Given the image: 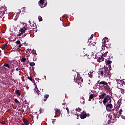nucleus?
Wrapping results in <instances>:
<instances>
[{
	"label": "nucleus",
	"mask_w": 125,
	"mask_h": 125,
	"mask_svg": "<svg viewBox=\"0 0 125 125\" xmlns=\"http://www.w3.org/2000/svg\"><path fill=\"white\" fill-rule=\"evenodd\" d=\"M103 103L105 106L107 112H112L113 113H115V111L116 112L117 109H113L112 99H111L110 95H107L106 97L104 99Z\"/></svg>",
	"instance_id": "nucleus-1"
},
{
	"label": "nucleus",
	"mask_w": 125,
	"mask_h": 125,
	"mask_svg": "<svg viewBox=\"0 0 125 125\" xmlns=\"http://www.w3.org/2000/svg\"><path fill=\"white\" fill-rule=\"evenodd\" d=\"M117 88L119 89H120V92L122 94H125V89L122 88V86L125 85V83L124 80H120L117 83Z\"/></svg>",
	"instance_id": "nucleus-2"
},
{
	"label": "nucleus",
	"mask_w": 125,
	"mask_h": 125,
	"mask_svg": "<svg viewBox=\"0 0 125 125\" xmlns=\"http://www.w3.org/2000/svg\"><path fill=\"white\" fill-rule=\"evenodd\" d=\"M7 13V9L5 7H0V15H4Z\"/></svg>",
	"instance_id": "nucleus-3"
},
{
	"label": "nucleus",
	"mask_w": 125,
	"mask_h": 125,
	"mask_svg": "<svg viewBox=\"0 0 125 125\" xmlns=\"http://www.w3.org/2000/svg\"><path fill=\"white\" fill-rule=\"evenodd\" d=\"M38 4L41 8H43L44 7H45L46 5H47V2H46L44 4V0H40V1L38 2Z\"/></svg>",
	"instance_id": "nucleus-4"
},
{
	"label": "nucleus",
	"mask_w": 125,
	"mask_h": 125,
	"mask_svg": "<svg viewBox=\"0 0 125 125\" xmlns=\"http://www.w3.org/2000/svg\"><path fill=\"white\" fill-rule=\"evenodd\" d=\"M89 43L88 44V46L90 47H93V46H95V44H96V41L94 40L92 41L91 40H89Z\"/></svg>",
	"instance_id": "nucleus-5"
},
{
	"label": "nucleus",
	"mask_w": 125,
	"mask_h": 125,
	"mask_svg": "<svg viewBox=\"0 0 125 125\" xmlns=\"http://www.w3.org/2000/svg\"><path fill=\"white\" fill-rule=\"evenodd\" d=\"M86 117H87V114H86V113L84 111L82 112V113H81L80 115V118L83 120V119H85Z\"/></svg>",
	"instance_id": "nucleus-6"
},
{
	"label": "nucleus",
	"mask_w": 125,
	"mask_h": 125,
	"mask_svg": "<svg viewBox=\"0 0 125 125\" xmlns=\"http://www.w3.org/2000/svg\"><path fill=\"white\" fill-rule=\"evenodd\" d=\"M104 96L107 97L108 95H107V94H106L105 93L103 92L101 95L99 96V99H103V98H104Z\"/></svg>",
	"instance_id": "nucleus-7"
},
{
	"label": "nucleus",
	"mask_w": 125,
	"mask_h": 125,
	"mask_svg": "<svg viewBox=\"0 0 125 125\" xmlns=\"http://www.w3.org/2000/svg\"><path fill=\"white\" fill-rule=\"evenodd\" d=\"M98 84H103V85H108V83L106 81H98Z\"/></svg>",
	"instance_id": "nucleus-8"
},
{
	"label": "nucleus",
	"mask_w": 125,
	"mask_h": 125,
	"mask_svg": "<svg viewBox=\"0 0 125 125\" xmlns=\"http://www.w3.org/2000/svg\"><path fill=\"white\" fill-rule=\"evenodd\" d=\"M27 30H28V27H24L22 28H21V32L24 34V33H27Z\"/></svg>",
	"instance_id": "nucleus-9"
},
{
	"label": "nucleus",
	"mask_w": 125,
	"mask_h": 125,
	"mask_svg": "<svg viewBox=\"0 0 125 125\" xmlns=\"http://www.w3.org/2000/svg\"><path fill=\"white\" fill-rule=\"evenodd\" d=\"M104 58H103V56H100L98 57V59L97 60L98 62L99 63H101V62H102V61H104Z\"/></svg>",
	"instance_id": "nucleus-10"
},
{
	"label": "nucleus",
	"mask_w": 125,
	"mask_h": 125,
	"mask_svg": "<svg viewBox=\"0 0 125 125\" xmlns=\"http://www.w3.org/2000/svg\"><path fill=\"white\" fill-rule=\"evenodd\" d=\"M110 70H108L106 71V73H104V78H108L110 77Z\"/></svg>",
	"instance_id": "nucleus-11"
},
{
	"label": "nucleus",
	"mask_w": 125,
	"mask_h": 125,
	"mask_svg": "<svg viewBox=\"0 0 125 125\" xmlns=\"http://www.w3.org/2000/svg\"><path fill=\"white\" fill-rule=\"evenodd\" d=\"M74 82L75 83H77V82L78 83H83V78L81 77L78 78L76 80H74Z\"/></svg>",
	"instance_id": "nucleus-12"
},
{
	"label": "nucleus",
	"mask_w": 125,
	"mask_h": 125,
	"mask_svg": "<svg viewBox=\"0 0 125 125\" xmlns=\"http://www.w3.org/2000/svg\"><path fill=\"white\" fill-rule=\"evenodd\" d=\"M23 123L25 125H29L30 124V121H28L27 119L24 118L23 119Z\"/></svg>",
	"instance_id": "nucleus-13"
},
{
	"label": "nucleus",
	"mask_w": 125,
	"mask_h": 125,
	"mask_svg": "<svg viewBox=\"0 0 125 125\" xmlns=\"http://www.w3.org/2000/svg\"><path fill=\"white\" fill-rule=\"evenodd\" d=\"M58 114H59V116H60L61 114V111H60V109L57 108L55 110V114L57 115Z\"/></svg>",
	"instance_id": "nucleus-14"
},
{
	"label": "nucleus",
	"mask_w": 125,
	"mask_h": 125,
	"mask_svg": "<svg viewBox=\"0 0 125 125\" xmlns=\"http://www.w3.org/2000/svg\"><path fill=\"white\" fill-rule=\"evenodd\" d=\"M102 70L104 74H105L109 69L108 68V67H105L104 68V69H103Z\"/></svg>",
	"instance_id": "nucleus-15"
},
{
	"label": "nucleus",
	"mask_w": 125,
	"mask_h": 125,
	"mask_svg": "<svg viewBox=\"0 0 125 125\" xmlns=\"http://www.w3.org/2000/svg\"><path fill=\"white\" fill-rule=\"evenodd\" d=\"M3 67H6V68H8V69H11V67L10 66V65H9V64L8 63H5L3 65Z\"/></svg>",
	"instance_id": "nucleus-16"
},
{
	"label": "nucleus",
	"mask_w": 125,
	"mask_h": 125,
	"mask_svg": "<svg viewBox=\"0 0 125 125\" xmlns=\"http://www.w3.org/2000/svg\"><path fill=\"white\" fill-rule=\"evenodd\" d=\"M36 91V93L37 94H38V95H40V96H42V94H41V92L40 91V90H39V89H38V88H36V89L35 90Z\"/></svg>",
	"instance_id": "nucleus-17"
},
{
	"label": "nucleus",
	"mask_w": 125,
	"mask_h": 125,
	"mask_svg": "<svg viewBox=\"0 0 125 125\" xmlns=\"http://www.w3.org/2000/svg\"><path fill=\"white\" fill-rule=\"evenodd\" d=\"M109 42V39L107 38H105L104 39V44H106V42Z\"/></svg>",
	"instance_id": "nucleus-18"
},
{
	"label": "nucleus",
	"mask_w": 125,
	"mask_h": 125,
	"mask_svg": "<svg viewBox=\"0 0 125 125\" xmlns=\"http://www.w3.org/2000/svg\"><path fill=\"white\" fill-rule=\"evenodd\" d=\"M20 91L19 90H17L15 91L16 94H17V95H18L19 96H20V95H21V94L20 93Z\"/></svg>",
	"instance_id": "nucleus-19"
},
{
	"label": "nucleus",
	"mask_w": 125,
	"mask_h": 125,
	"mask_svg": "<svg viewBox=\"0 0 125 125\" xmlns=\"http://www.w3.org/2000/svg\"><path fill=\"white\" fill-rule=\"evenodd\" d=\"M48 97H49V95H48V94L45 95L44 96V98H45L46 99H44V101H46V99H47V98H48Z\"/></svg>",
	"instance_id": "nucleus-20"
},
{
	"label": "nucleus",
	"mask_w": 125,
	"mask_h": 125,
	"mask_svg": "<svg viewBox=\"0 0 125 125\" xmlns=\"http://www.w3.org/2000/svg\"><path fill=\"white\" fill-rule=\"evenodd\" d=\"M94 97V95L93 94H91L89 96V101H90L91 99H93V98Z\"/></svg>",
	"instance_id": "nucleus-21"
},
{
	"label": "nucleus",
	"mask_w": 125,
	"mask_h": 125,
	"mask_svg": "<svg viewBox=\"0 0 125 125\" xmlns=\"http://www.w3.org/2000/svg\"><path fill=\"white\" fill-rule=\"evenodd\" d=\"M122 112H123V110H122V109H120L119 112L118 113V116H117V117H120V116L122 115Z\"/></svg>",
	"instance_id": "nucleus-22"
},
{
	"label": "nucleus",
	"mask_w": 125,
	"mask_h": 125,
	"mask_svg": "<svg viewBox=\"0 0 125 125\" xmlns=\"http://www.w3.org/2000/svg\"><path fill=\"white\" fill-rule=\"evenodd\" d=\"M26 60H27V59L25 57H23L21 59V62H25Z\"/></svg>",
	"instance_id": "nucleus-23"
},
{
	"label": "nucleus",
	"mask_w": 125,
	"mask_h": 125,
	"mask_svg": "<svg viewBox=\"0 0 125 125\" xmlns=\"http://www.w3.org/2000/svg\"><path fill=\"white\" fill-rule=\"evenodd\" d=\"M106 64H108V65H110V64H112V62H111V61L107 60V61H106Z\"/></svg>",
	"instance_id": "nucleus-24"
},
{
	"label": "nucleus",
	"mask_w": 125,
	"mask_h": 125,
	"mask_svg": "<svg viewBox=\"0 0 125 125\" xmlns=\"http://www.w3.org/2000/svg\"><path fill=\"white\" fill-rule=\"evenodd\" d=\"M99 74L101 75V76H103L104 73H103V70L102 71H99Z\"/></svg>",
	"instance_id": "nucleus-25"
},
{
	"label": "nucleus",
	"mask_w": 125,
	"mask_h": 125,
	"mask_svg": "<svg viewBox=\"0 0 125 125\" xmlns=\"http://www.w3.org/2000/svg\"><path fill=\"white\" fill-rule=\"evenodd\" d=\"M105 89H106V90H109V89H110V86L108 85H105Z\"/></svg>",
	"instance_id": "nucleus-26"
},
{
	"label": "nucleus",
	"mask_w": 125,
	"mask_h": 125,
	"mask_svg": "<svg viewBox=\"0 0 125 125\" xmlns=\"http://www.w3.org/2000/svg\"><path fill=\"white\" fill-rule=\"evenodd\" d=\"M76 112H81V111H82V109L78 107V108L76 109Z\"/></svg>",
	"instance_id": "nucleus-27"
},
{
	"label": "nucleus",
	"mask_w": 125,
	"mask_h": 125,
	"mask_svg": "<svg viewBox=\"0 0 125 125\" xmlns=\"http://www.w3.org/2000/svg\"><path fill=\"white\" fill-rule=\"evenodd\" d=\"M28 79L30 80V81H31V82H33V78H32V76L30 77H28Z\"/></svg>",
	"instance_id": "nucleus-28"
},
{
	"label": "nucleus",
	"mask_w": 125,
	"mask_h": 125,
	"mask_svg": "<svg viewBox=\"0 0 125 125\" xmlns=\"http://www.w3.org/2000/svg\"><path fill=\"white\" fill-rule=\"evenodd\" d=\"M81 103L82 104V105H84V103H85V102L83 101V100H81Z\"/></svg>",
	"instance_id": "nucleus-29"
},
{
	"label": "nucleus",
	"mask_w": 125,
	"mask_h": 125,
	"mask_svg": "<svg viewBox=\"0 0 125 125\" xmlns=\"http://www.w3.org/2000/svg\"><path fill=\"white\" fill-rule=\"evenodd\" d=\"M94 36V35L92 34V35H91V37H90V39H88V42H89V41H90V40H91V39H92Z\"/></svg>",
	"instance_id": "nucleus-30"
},
{
	"label": "nucleus",
	"mask_w": 125,
	"mask_h": 125,
	"mask_svg": "<svg viewBox=\"0 0 125 125\" xmlns=\"http://www.w3.org/2000/svg\"><path fill=\"white\" fill-rule=\"evenodd\" d=\"M30 65L31 67H34V66H35V62H31Z\"/></svg>",
	"instance_id": "nucleus-31"
},
{
	"label": "nucleus",
	"mask_w": 125,
	"mask_h": 125,
	"mask_svg": "<svg viewBox=\"0 0 125 125\" xmlns=\"http://www.w3.org/2000/svg\"><path fill=\"white\" fill-rule=\"evenodd\" d=\"M92 73H93V72H90V74L88 73L89 77H90V78H92Z\"/></svg>",
	"instance_id": "nucleus-32"
},
{
	"label": "nucleus",
	"mask_w": 125,
	"mask_h": 125,
	"mask_svg": "<svg viewBox=\"0 0 125 125\" xmlns=\"http://www.w3.org/2000/svg\"><path fill=\"white\" fill-rule=\"evenodd\" d=\"M75 116H77V117L76 118V119H77V120H79V113L76 112L75 113Z\"/></svg>",
	"instance_id": "nucleus-33"
},
{
	"label": "nucleus",
	"mask_w": 125,
	"mask_h": 125,
	"mask_svg": "<svg viewBox=\"0 0 125 125\" xmlns=\"http://www.w3.org/2000/svg\"><path fill=\"white\" fill-rule=\"evenodd\" d=\"M20 40H17V41H16V43L17 44H20Z\"/></svg>",
	"instance_id": "nucleus-34"
},
{
	"label": "nucleus",
	"mask_w": 125,
	"mask_h": 125,
	"mask_svg": "<svg viewBox=\"0 0 125 125\" xmlns=\"http://www.w3.org/2000/svg\"><path fill=\"white\" fill-rule=\"evenodd\" d=\"M14 101L16 103H19V101H18V100H17V99H14Z\"/></svg>",
	"instance_id": "nucleus-35"
},
{
	"label": "nucleus",
	"mask_w": 125,
	"mask_h": 125,
	"mask_svg": "<svg viewBox=\"0 0 125 125\" xmlns=\"http://www.w3.org/2000/svg\"><path fill=\"white\" fill-rule=\"evenodd\" d=\"M6 46H7V44H5L3 45L2 48L4 49V48H5V47H6Z\"/></svg>",
	"instance_id": "nucleus-36"
},
{
	"label": "nucleus",
	"mask_w": 125,
	"mask_h": 125,
	"mask_svg": "<svg viewBox=\"0 0 125 125\" xmlns=\"http://www.w3.org/2000/svg\"><path fill=\"white\" fill-rule=\"evenodd\" d=\"M32 53H33V54H36V55H37V53L36 52V50H33L32 51Z\"/></svg>",
	"instance_id": "nucleus-37"
},
{
	"label": "nucleus",
	"mask_w": 125,
	"mask_h": 125,
	"mask_svg": "<svg viewBox=\"0 0 125 125\" xmlns=\"http://www.w3.org/2000/svg\"><path fill=\"white\" fill-rule=\"evenodd\" d=\"M24 34L21 32V33H19L18 34V37H21V36H22V35H23Z\"/></svg>",
	"instance_id": "nucleus-38"
},
{
	"label": "nucleus",
	"mask_w": 125,
	"mask_h": 125,
	"mask_svg": "<svg viewBox=\"0 0 125 125\" xmlns=\"http://www.w3.org/2000/svg\"><path fill=\"white\" fill-rule=\"evenodd\" d=\"M66 110L67 111L68 114H70V110L69 109V108H66Z\"/></svg>",
	"instance_id": "nucleus-39"
},
{
	"label": "nucleus",
	"mask_w": 125,
	"mask_h": 125,
	"mask_svg": "<svg viewBox=\"0 0 125 125\" xmlns=\"http://www.w3.org/2000/svg\"><path fill=\"white\" fill-rule=\"evenodd\" d=\"M36 59H37V57H36V56H35V55H34V57L33 58L34 61H36Z\"/></svg>",
	"instance_id": "nucleus-40"
},
{
	"label": "nucleus",
	"mask_w": 125,
	"mask_h": 125,
	"mask_svg": "<svg viewBox=\"0 0 125 125\" xmlns=\"http://www.w3.org/2000/svg\"><path fill=\"white\" fill-rule=\"evenodd\" d=\"M1 124H2V125H5V121H3L1 122Z\"/></svg>",
	"instance_id": "nucleus-41"
},
{
	"label": "nucleus",
	"mask_w": 125,
	"mask_h": 125,
	"mask_svg": "<svg viewBox=\"0 0 125 125\" xmlns=\"http://www.w3.org/2000/svg\"><path fill=\"white\" fill-rule=\"evenodd\" d=\"M104 56V57H106V56H107V53H104V54H103Z\"/></svg>",
	"instance_id": "nucleus-42"
},
{
	"label": "nucleus",
	"mask_w": 125,
	"mask_h": 125,
	"mask_svg": "<svg viewBox=\"0 0 125 125\" xmlns=\"http://www.w3.org/2000/svg\"><path fill=\"white\" fill-rule=\"evenodd\" d=\"M121 118L122 119H124V120H125V116H124V115H121Z\"/></svg>",
	"instance_id": "nucleus-43"
},
{
	"label": "nucleus",
	"mask_w": 125,
	"mask_h": 125,
	"mask_svg": "<svg viewBox=\"0 0 125 125\" xmlns=\"http://www.w3.org/2000/svg\"><path fill=\"white\" fill-rule=\"evenodd\" d=\"M17 50L18 51H20L21 50V49H20V48H17Z\"/></svg>",
	"instance_id": "nucleus-44"
},
{
	"label": "nucleus",
	"mask_w": 125,
	"mask_h": 125,
	"mask_svg": "<svg viewBox=\"0 0 125 125\" xmlns=\"http://www.w3.org/2000/svg\"><path fill=\"white\" fill-rule=\"evenodd\" d=\"M36 81H37V82H40V79L39 78H36Z\"/></svg>",
	"instance_id": "nucleus-45"
},
{
	"label": "nucleus",
	"mask_w": 125,
	"mask_h": 125,
	"mask_svg": "<svg viewBox=\"0 0 125 125\" xmlns=\"http://www.w3.org/2000/svg\"><path fill=\"white\" fill-rule=\"evenodd\" d=\"M40 114H41L42 113V108H40L39 110Z\"/></svg>",
	"instance_id": "nucleus-46"
},
{
	"label": "nucleus",
	"mask_w": 125,
	"mask_h": 125,
	"mask_svg": "<svg viewBox=\"0 0 125 125\" xmlns=\"http://www.w3.org/2000/svg\"><path fill=\"white\" fill-rule=\"evenodd\" d=\"M21 45L20 44V45H18V48H20L21 47Z\"/></svg>",
	"instance_id": "nucleus-47"
},
{
	"label": "nucleus",
	"mask_w": 125,
	"mask_h": 125,
	"mask_svg": "<svg viewBox=\"0 0 125 125\" xmlns=\"http://www.w3.org/2000/svg\"><path fill=\"white\" fill-rule=\"evenodd\" d=\"M118 116H119V114H116V116H115V118H119V117H118Z\"/></svg>",
	"instance_id": "nucleus-48"
},
{
	"label": "nucleus",
	"mask_w": 125,
	"mask_h": 125,
	"mask_svg": "<svg viewBox=\"0 0 125 125\" xmlns=\"http://www.w3.org/2000/svg\"><path fill=\"white\" fill-rule=\"evenodd\" d=\"M16 71H20V69H19V68H16Z\"/></svg>",
	"instance_id": "nucleus-49"
},
{
	"label": "nucleus",
	"mask_w": 125,
	"mask_h": 125,
	"mask_svg": "<svg viewBox=\"0 0 125 125\" xmlns=\"http://www.w3.org/2000/svg\"><path fill=\"white\" fill-rule=\"evenodd\" d=\"M27 34H31V31H28V32Z\"/></svg>",
	"instance_id": "nucleus-50"
},
{
	"label": "nucleus",
	"mask_w": 125,
	"mask_h": 125,
	"mask_svg": "<svg viewBox=\"0 0 125 125\" xmlns=\"http://www.w3.org/2000/svg\"><path fill=\"white\" fill-rule=\"evenodd\" d=\"M35 26H36V24H33V27H35Z\"/></svg>",
	"instance_id": "nucleus-51"
},
{
	"label": "nucleus",
	"mask_w": 125,
	"mask_h": 125,
	"mask_svg": "<svg viewBox=\"0 0 125 125\" xmlns=\"http://www.w3.org/2000/svg\"><path fill=\"white\" fill-rule=\"evenodd\" d=\"M24 37H26V36H27V34H24Z\"/></svg>",
	"instance_id": "nucleus-52"
},
{
	"label": "nucleus",
	"mask_w": 125,
	"mask_h": 125,
	"mask_svg": "<svg viewBox=\"0 0 125 125\" xmlns=\"http://www.w3.org/2000/svg\"><path fill=\"white\" fill-rule=\"evenodd\" d=\"M1 51L0 50V56L1 55Z\"/></svg>",
	"instance_id": "nucleus-53"
},
{
	"label": "nucleus",
	"mask_w": 125,
	"mask_h": 125,
	"mask_svg": "<svg viewBox=\"0 0 125 125\" xmlns=\"http://www.w3.org/2000/svg\"><path fill=\"white\" fill-rule=\"evenodd\" d=\"M41 21H42V19L41 20H39V22H41Z\"/></svg>",
	"instance_id": "nucleus-54"
},
{
	"label": "nucleus",
	"mask_w": 125,
	"mask_h": 125,
	"mask_svg": "<svg viewBox=\"0 0 125 125\" xmlns=\"http://www.w3.org/2000/svg\"><path fill=\"white\" fill-rule=\"evenodd\" d=\"M65 104H66V103H64L63 104H62V105H65Z\"/></svg>",
	"instance_id": "nucleus-55"
},
{
	"label": "nucleus",
	"mask_w": 125,
	"mask_h": 125,
	"mask_svg": "<svg viewBox=\"0 0 125 125\" xmlns=\"http://www.w3.org/2000/svg\"><path fill=\"white\" fill-rule=\"evenodd\" d=\"M83 98H84L83 97L82 98V100H83Z\"/></svg>",
	"instance_id": "nucleus-56"
},
{
	"label": "nucleus",
	"mask_w": 125,
	"mask_h": 125,
	"mask_svg": "<svg viewBox=\"0 0 125 125\" xmlns=\"http://www.w3.org/2000/svg\"><path fill=\"white\" fill-rule=\"evenodd\" d=\"M26 88L27 90L29 89V87H27Z\"/></svg>",
	"instance_id": "nucleus-57"
},
{
	"label": "nucleus",
	"mask_w": 125,
	"mask_h": 125,
	"mask_svg": "<svg viewBox=\"0 0 125 125\" xmlns=\"http://www.w3.org/2000/svg\"><path fill=\"white\" fill-rule=\"evenodd\" d=\"M105 53H106V54H108V51H107L106 52H105Z\"/></svg>",
	"instance_id": "nucleus-58"
},
{
	"label": "nucleus",
	"mask_w": 125,
	"mask_h": 125,
	"mask_svg": "<svg viewBox=\"0 0 125 125\" xmlns=\"http://www.w3.org/2000/svg\"><path fill=\"white\" fill-rule=\"evenodd\" d=\"M27 60L29 62V58H27Z\"/></svg>",
	"instance_id": "nucleus-59"
},
{
	"label": "nucleus",
	"mask_w": 125,
	"mask_h": 125,
	"mask_svg": "<svg viewBox=\"0 0 125 125\" xmlns=\"http://www.w3.org/2000/svg\"><path fill=\"white\" fill-rule=\"evenodd\" d=\"M44 77H45V79H46V76H44Z\"/></svg>",
	"instance_id": "nucleus-60"
},
{
	"label": "nucleus",
	"mask_w": 125,
	"mask_h": 125,
	"mask_svg": "<svg viewBox=\"0 0 125 125\" xmlns=\"http://www.w3.org/2000/svg\"><path fill=\"white\" fill-rule=\"evenodd\" d=\"M25 124L24 123V124H22V125H25Z\"/></svg>",
	"instance_id": "nucleus-61"
},
{
	"label": "nucleus",
	"mask_w": 125,
	"mask_h": 125,
	"mask_svg": "<svg viewBox=\"0 0 125 125\" xmlns=\"http://www.w3.org/2000/svg\"><path fill=\"white\" fill-rule=\"evenodd\" d=\"M100 103H102V102H100Z\"/></svg>",
	"instance_id": "nucleus-62"
},
{
	"label": "nucleus",
	"mask_w": 125,
	"mask_h": 125,
	"mask_svg": "<svg viewBox=\"0 0 125 125\" xmlns=\"http://www.w3.org/2000/svg\"><path fill=\"white\" fill-rule=\"evenodd\" d=\"M114 116H115V113L114 114Z\"/></svg>",
	"instance_id": "nucleus-63"
}]
</instances>
